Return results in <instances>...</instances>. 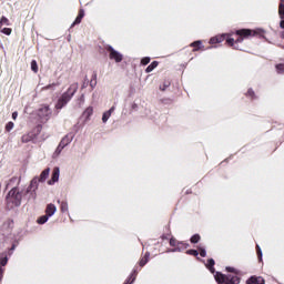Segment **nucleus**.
Returning a JSON list of instances; mask_svg holds the SVG:
<instances>
[{
	"instance_id": "nucleus-1",
	"label": "nucleus",
	"mask_w": 284,
	"mask_h": 284,
	"mask_svg": "<svg viewBox=\"0 0 284 284\" xmlns=\"http://www.w3.org/2000/svg\"><path fill=\"white\" fill-rule=\"evenodd\" d=\"M235 37L237 38L234 40L231 33L217 34L211 38L209 43L211 45H216V43H223V41H226V45H229V48H233V50H242L239 45L240 43L245 41V39H252V37H258V39H261L265 37V31L262 29H239L235 31Z\"/></svg>"
},
{
	"instance_id": "nucleus-2",
	"label": "nucleus",
	"mask_w": 284,
	"mask_h": 284,
	"mask_svg": "<svg viewBox=\"0 0 284 284\" xmlns=\"http://www.w3.org/2000/svg\"><path fill=\"white\" fill-rule=\"evenodd\" d=\"M23 201V193L19 190V186H13L6 196L7 210H14V207H21Z\"/></svg>"
},
{
	"instance_id": "nucleus-3",
	"label": "nucleus",
	"mask_w": 284,
	"mask_h": 284,
	"mask_svg": "<svg viewBox=\"0 0 284 284\" xmlns=\"http://www.w3.org/2000/svg\"><path fill=\"white\" fill-rule=\"evenodd\" d=\"M77 90H79V84H71L69 87V89L67 90V92H64L59 98V100L55 104V109L62 110L63 108H65V105H68V103H70V101L72 100V97H74V94H77Z\"/></svg>"
},
{
	"instance_id": "nucleus-4",
	"label": "nucleus",
	"mask_w": 284,
	"mask_h": 284,
	"mask_svg": "<svg viewBox=\"0 0 284 284\" xmlns=\"http://www.w3.org/2000/svg\"><path fill=\"white\" fill-rule=\"evenodd\" d=\"M37 190H39V180L33 178L22 196H27L28 201H37Z\"/></svg>"
},
{
	"instance_id": "nucleus-5",
	"label": "nucleus",
	"mask_w": 284,
	"mask_h": 284,
	"mask_svg": "<svg viewBox=\"0 0 284 284\" xmlns=\"http://www.w3.org/2000/svg\"><path fill=\"white\" fill-rule=\"evenodd\" d=\"M214 278L217 284H239L241 283V278L236 275H225L221 272H216Z\"/></svg>"
},
{
	"instance_id": "nucleus-6",
	"label": "nucleus",
	"mask_w": 284,
	"mask_h": 284,
	"mask_svg": "<svg viewBox=\"0 0 284 284\" xmlns=\"http://www.w3.org/2000/svg\"><path fill=\"white\" fill-rule=\"evenodd\" d=\"M105 50L106 52H109V59L111 61H114L115 63H121V61H123V55L121 54V52L114 50L112 45H106Z\"/></svg>"
},
{
	"instance_id": "nucleus-7",
	"label": "nucleus",
	"mask_w": 284,
	"mask_h": 284,
	"mask_svg": "<svg viewBox=\"0 0 284 284\" xmlns=\"http://www.w3.org/2000/svg\"><path fill=\"white\" fill-rule=\"evenodd\" d=\"M41 134V126H38V132L31 131L21 136V143H30V141H34L37 136Z\"/></svg>"
},
{
	"instance_id": "nucleus-8",
	"label": "nucleus",
	"mask_w": 284,
	"mask_h": 284,
	"mask_svg": "<svg viewBox=\"0 0 284 284\" xmlns=\"http://www.w3.org/2000/svg\"><path fill=\"white\" fill-rule=\"evenodd\" d=\"M190 48H193L192 52H205L207 48L203 45V40H196L190 44Z\"/></svg>"
},
{
	"instance_id": "nucleus-9",
	"label": "nucleus",
	"mask_w": 284,
	"mask_h": 284,
	"mask_svg": "<svg viewBox=\"0 0 284 284\" xmlns=\"http://www.w3.org/2000/svg\"><path fill=\"white\" fill-rule=\"evenodd\" d=\"M49 176H50V168L44 169L41 172L40 176H36L33 179H38V185H39V183H45V181L48 180Z\"/></svg>"
},
{
	"instance_id": "nucleus-10",
	"label": "nucleus",
	"mask_w": 284,
	"mask_h": 284,
	"mask_svg": "<svg viewBox=\"0 0 284 284\" xmlns=\"http://www.w3.org/2000/svg\"><path fill=\"white\" fill-rule=\"evenodd\" d=\"M246 284H265V278L253 275L246 281Z\"/></svg>"
},
{
	"instance_id": "nucleus-11",
	"label": "nucleus",
	"mask_w": 284,
	"mask_h": 284,
	"mask_svg": "<svg viewBox=\"0 0 284 284\" xmlns=\"http://www.w3.org/2000/svg\"><path fill=\"white\" fill-rule=\"evenodd\" d=\"M83 17H85V10L80 9L74 22L71 24V28H74V26H79V23L83 21Z\"/></svg>"
},
{
	"instance_id": "nucleus-12",
	"label": "nucleus",
	"mask_w": 284,
	"mask_h": 284,
	"mask_svg": "<svg viewBox=\"0 0 284 284\" xmlns=\"http://www.w3.org/2000/svg\"><path fill=\"white\" fill-rule=\"evenodd\" d=\"M20 184L21 178L13 176L7 182L6 189L8 190V187H12V185H17V187H19Z\"/></svg>"
},
{
	"instance_id": "nucleus-13",
	"label": "nucleus",
	"mask_w": 284,
	"mask_h": 284,
	"mask_svg": "<svg viewBox=\"0 0 284 284\" xmlns=\"http://www.w3.org/2000/svg\"><path fill=\"white\" fill-rule=\"evenodd\" d=\"M57 212V206L52 203L48 204L45 207V215L50 219V216H54Z\"/></svg>"
},
{
	"instance_id": "nucleus-14",
	"label": "nucleus",
	"mask_w": 284,
	"mask_h": 284,
	"mask_svg": "<svg viewBox=\"0 0 284 284\" xmlns=\"http://www.w3.org/2000/svg\"><path fill=\"white\" fill-rule=\"evenodd\" d=\"M136 276H139V271L135 268V270L132 271V273L126 278L124 284H132V283H134V281H136Z\"/></svg>"
},
{
	"instance_id": "nucleus-15",
	"label": "nucleus",
	"mask_w": 284,
	"mask_h": 284,
	"mask_svg": "<svg viewBox=\"0 0 284 284\" xmlns=\"http://www.w3.org/2000/svg\"><path fill=\"white\" fill-rule=\"evenodd\" d=\"M94 114V108L88 106L84 112L82 113V116H84L85 121H90V118Z\"/></svg>"
},
{
	"instance_id": "nucleus-16",
	"label": "nucleus",
	"mask_w": 284,
	"mask_h": 284,
	"mask_svg": "<svg viewBox=\"0 0 284 284\" xmlns=\"http://www.w3.org/2000/svg\"><path fill=\"white\" fill-rule=\"evenodd\" d=\"M190 247V244L186 242H178V246L172 250V252H183V250H187Z\"/></svg>"
},
{
	"instance_id": "nucleus-17",
	"label": "nucleus",
	"mask_w": 284,
	"mask_h": 284,
	"mask_svg": "<svg viewBox=\"0 0 284 284\" xmlns=\"http://www.w3.org/2000/svg\"><path fill=\"white\" fill-rule=\"evenodd\" d=\"M57 181H59V168L53 169L51 180L48 183L49 185H52L53 183H57Z\"/></svg>"
},
{
	"instance_id": "nucleus-18",
	"label": "nucleus",
	"mask_w": 284,
	"mask_h": 284,
	"mask_svg": "<svg viewBox=\"0 0 284 284\" xmlns=\"http://www.w3.org/2000/svg\"><path fill=\"white\" fill-rule=\"evenodd\" d=\"M150 262V252H146L143 257L139 261L140 267H145L148 263Z\"/></svg>"
},
{
	"instance_id": "nucleus-19",
	"label": "nucleus",
	"mask_w": 284,
	"mask_h": 284,
	"mask_svg": "<svg viewBox=\"0 0 284 284\" xmlns=\"http://www.w3.org/2000/svg\"><path fill=\"white\" fill-rule=\"evenodd\" d=\"M214 265H216V262L214 261V258H209L205 264V266L209 268L211 274H214L216 272V270L214 268Z\"/></svg>"
},
{
	"instance_id": "nucleus-20",
	"label": "nucleus",
	"mask_w": 284,
	"mask_h": 284,
	"mask_svg": "<svg viewBox=\"0 0 284 284\" xmlns=\"http://www.w3.org/2000/svg\"><path fill=\"white\" fill-rule=\"evenodd\" d=\"M156 68H159V61H153V62L145 69L146 74H150V72H153L154 70H156Z\"/></svg>"
},
{
	"instance_id": "nucleus-21",
	"label": "nucleus",
	"mask_w": 284,
	"mask_h": 284,
	"mask_svg": "<svg viewBox=\"0 0 284 284\" xmlns=\"http://www.w3.org/2000/svg\"><path fill=\"white\" fill-rule=\"evenodd\" d=\"M114 111V106H112L109 111L104 112L102 115L103 123H108V119L112 116V112Z\"/></svg>"
},
{
	"instance_id": "nucleus-22",
	"label": "nucleus",
	"mask_w": 284,
	"mask_h": 284,
	"mask_svg": "<svg viewBox=\"0 0 284 284\" xmlns=\"http://www.w3.org/2000/svg\"><path fill=\"white\" fill-rule=\"evenodd\" d=\"M70 143H72V136H70V135H65L60 141V144L63 145L64 148H67V145H70Z\"/></svg>"
},
{
	"instance_id": "nucleus-23",
	"label": "nucleus",
	"mask_w": 284,
	"mask_h": 284,
	"mask_svg": "<svg viewBox=\"0 0 284 284\" xmlns=\"http://www.w3.org/2000/svg\"><path fill=\"white\" fill-rule=\"evenodd\" d=\"M278 16H280V19H284V0L280 1V4H278Z\"/></svg>"
},
{
	"instance_id": "nucleus-24",
	"label": "nucleus",
	"mask_w": 284,
	"mask_h": 284,
	"mask_svg": "<svg viewBox=\"0 0 284 284\" xmlns=\"http://www.w3.org/2000/svg\"><path fill=\"white\" fill-rule=\"evenodd\" d=\"M39 112L42 116H50V106H42Z\"/></svg>"
},
{
	"instance_id": "nucleus-25",
	"label": "nucleus",
	"mask_w": 284,
	"mask_h": 284,
	"mask_svg": "<svg viewBox=\"0 0 284 284\" xmlns=\"http://www.w3.org/2000/svg\"><path fill=\"white\" fill-rule=\"evenodd\" d=\"M48 219H50L49 217V215H42V216H40L38 220H37V223H39V225H43V224H45V223H48Z\"/></svg>"
},
{
	"instance_id": "nucleus-26",
	"label": "nucleus",
	"mask_w": 284,
	"mask_h": 284,
	"mask_svg": "<svg viewBox=\"0 0 284 284\" xmlns=\"http://www.w3.org/2000/svg\"><path fill=\"white\" fill-rule=\"evenodd\" d=\"M3 26H10V20H8V18L4 16H2L0 19V30L3 28Z\"/></svg>"
},
{
	"instance_id": "nucleus-27",
	"label": "nucleus",
	"mask_w": 284,
	"mask_h": 284,
	"mask_svg": "<svg viewBox=\"0 0 284 284\" xmlns=\"http://www.w3.org/2000/svg\"><path fill=\"white\" fill-rule=\"evenodd\" d=\"M90 87L92 90H94V88H97V72H93L91 81H90Z\"/></svg>"
},
{
	"instance_id": "nucleus-28",
	"label": "nucleus",
	"mask_w": 284,
	"mask_h": 284,
	"mask_svg": "<svg viewBox=\"0 0 284 284\" xmlns=\"http://www.w3.org/2000/svg\"><path fill=\"white\" fill-rule=\"evenodd\" d=\"M31 70H32V72H34V74H37V72H39V64L37 63V60L31 61Z\"/></svg>"
},
{
	"instance_id": "nucleus-29",
	"label": "nucleus",
	"mask_w": 284,
	"mask_h": 284,
	"mask_svg": "<svg viewBox=\"0 0 284 284\" xmlns=\"http://www.w3.org/2000/svg\"><path fill=\"white\" fill-rule=\"evenodd\" d=\"M277 74H284V63H278L275 65Z\"/></svg>"
},
{
	"instance_id": "nucleus-30",
	"label": "nucleus",
	"mask_w": 284,
	"mask_h": 284,
	"mask_svg": "<svg viewBox=\"0 0 284 284\" xmlns=\"http://www.w3.org/2000/svg\"><path fill=\"white\" fill-rule=\"evenodd\" d=\"M0 265H2V267L8 265V255L3 254L2 257H0Z\"/></svg>"
},
{
	"instance_id": "nucleus-31",
	"label": "nucleus",
	"mask_w": 284,
	"mask_h": 284,
	"mask_svg": "<svg viewBox=\"0 0 284 284\" xmlns=\"http://www.w3.org/2000/svg\"><path fill=\"white\" fill-rule=\"evenodd\" d=\"M13 129H14V122H8V123L6 124V128H4L6 132H10V131H12Z\"/></svg>"
},
{
	"instance_id": "nucleus-32",
	"label": "nucleus",
	"mask_w": 284,
	"mask_h": 284,
	"mask_svg": "<svg viewBox=\"0 0 284 284\" xmlns=\"http://www.w3.org/2000/svg\"><path fill=\"white\" fill-rule=\"evenodd\" d=\"M199 241H201V235H199V234H194V235L191 237V243H193V244L199 243Z\"/></svg>"
},
{
	"instance_id": "nucleus-33",
	"label": "nucleus",
	"mask_w": 284,
	"mask_h": 284,
	"mask_svg": "<svg viewBox=\"0 0 284 284\" xmlns=\"http://www.w3.org/2000/svg\"><path fill=\"white\" fill-rule=\"evenodd\" d=\"M256 253L258 261H263V251H261V246L256 245Z\"/></svg>"
},
{
	"instance_id": "nucleus-34",
	"label": "nucleus",
	"mask_w": 284,
	"mask_h": 284,
	"mask_svg": "<svg viewBox=\"0 0 284 284\" xmlns=\"http://www.w3.org/2000/svg\"><path fill=\"white\" fill-rule=\"evenodd\" d=\"M0 31L2 32V34H7V37H10V34H12V29L10 28H3L0 29Z\"/></svg>"
},
{
	"instance_id": "nucleus-35",
	"label": "nucleus",
	"mask_w": 284,
	"mask_h": 284,
	"mask_svg": "<svg viewBox=\"0 0 284 284\" xmlns=\"http://www.w3.org/2000/svg\"><path fill=\"white\" fill-rule=\"evenodd\" d=\"M64 146L59 143L58 148L55 149L54 155L59 156L61 152H63Z\"/></svg>"
},
{
	"instance_id": "nucleus-36",
	"label": "nucleus",
	"mask_w": 284,
	"mask_h": 284,
	"mask_svg": "<svg viewBox=\"0 0 284 284\" xmlns=\"http://www.w3.org/2000/svg\"><path fill=\"white\" fill-rule=\"evenodd\" d=\"M169 243H170L171 247H175V248L179 245V241L174 237H171Z\"/></svg>"
},
{
	"instance_id": "nucleus-37",
	"label": "nucleus",
	"mask_w": 284,
	"mask_h": 284,
	"mask_svg": "<svg viewBox=\"0 0 284 284\" xmlns=\"http://www.w3.org/2000/svg\"><path fill=\"white\" fill-rule=\"evenodd\" d=\"M60 210L61 212H68V202H61Z\"/></svg>"
},
{
	"instance_id": "nucleus-38",
	"label": "nucleus",
	"mask_w": 284,
	"mask_h": 284,
	"mask_svg": "<svg viewBox=\"0 0 284 284\" xmlns=\"http://www.w3.org/2000/svg\"><path fill=\"white\" fill-rule=\"evenodd\" d=\"M186 254H189V256H199V251H196V250H187Z\"/></svg>"
},
{
	"instance_id": "nucleus-39",
	"label": "nucleus",
	"mask_w": 284,
	"mask_h": 284,
	"mask_svg": "<svg viewBox=\"0 0 284 284\" xmlns=\"http://www.w3.org/2000/svg\"><path fill=\"white\" fill-rule=\"evenodd\" d=\"M151 59L150 57H144L141 59V64L142 65H148L150 63Z\"/></svg>"
},
{
	"instance_id": "nucleus-40",
	"label": "nucleus",
	"mask_w": 284,
	"mask_h": 284,
	"mask_svg": "<svg viewBox=\"0 0 284 284\" xmlns=\"http://www.w3.org/2000/svg\"><path fill=\"white\" fill-rule=\"evenodd\" d=\"M199 252H200V256H202V258H205V256H207V252L205 251V248L199 247Z\"/></svg>"
},
{
	"instance_id": "nucleus-41",
	"label": "nucleus",
	"mask_w": 284,
	"mask_h": 284,
	"mask_svg": "<svg viewBox=\"0 0 284 284\" xmlns=\"http://www.w3.org/2000/svg\"><path fill=\"white\" fill-rule=\"evenodd\" d=\"M165 88H170V80L164 81L163 87H160L161 90H165Z\"/></svg>"
},
{
	"instance_id": "nucleus-42",
	"label": "nucleus",
	"mask_w": 284,
	"mask_h": 284,
	"mask_svg": "<svg viewBox=\"0 0 284 284\" xmlns=\"http://www.w3.org/2000/svg\"><path fill=\"white\" fill-rule=\"evenodd\" d=\"M246 97H251V99H254V90L248 89L247 93H246Z\"/></svg>"
},
{
	"instance_id": "nucleus-43",
	"label": "nucleus",
	"mask_w": 284,
	"mask_h": 284,
	"mask_svg": "<svg viewBox=\"0 0 284 284\" xmlns=\"http://www.w3.org/2000/svg\"><path fill=\"white\" fill-rule=\"evenodd\" d=\"M226 272H231V274H236V268L229 266L226 267Z\"/></svg>"
},
{
	"instance_id": "nucleus-44",
	"label": "nucleus",
	"mask_w": 284,
	"mask_h": 284,
	"mask_svg": "<svg viewBox=\"0 0 284 284\" xmlns=\"http://www.w3.org/2000/svg\"><path fill=\"white\" fill-rule=\"evenodd\" d=\"M6 272V270H3V267L0 266V283L1 281H3V273Z\"/></svg>"
},
{
	"instance_id": "nucleus-45",
	"label": "nucleus",
	"mask_w": 284,
	"mask_h": 284,
	"mask_svg": "<svg viewBox=\"0 0 284 284\" xmlns=\"http://www.w3.org/2000/svg\"><path fill=\"white\" fill-rule=\"evenodd\" d=\"M280 28H282V30H284V18H281Z\"/></svg>"
},
{
	"instance_id": "nucleus-46",
	"label": "nucleus",
	"mask_w": 284,
	"mask_h": 284,
	"mask_svg": "<svg viewBox=\"0 0 284 284\" xmlns=\"http://www.w3.org/2000/svg\"><path fill=\"white\" fill-rule=\"evenodd\" d=\"M54 85H57V84H54V83L53 84H48L47 87L43 88V90H50V88H54Z\"/></svg>"
},
{
	"instance_id": "nucleus-47",
	"label": "nucleus",
	"mask_w": 284,
	"mask_h": 284,
	"mask_svg": "<svg viewBox=\"0 0 284 284\" xmlns=\"http://www.w3.org/2000/svg\"><path fill=\"white\" fill-rule=\"evenodd\" d=\"M17 116H19V113L16 111V112L12 113L13 121H17Z\"/></svg>"
}]
</instances>
